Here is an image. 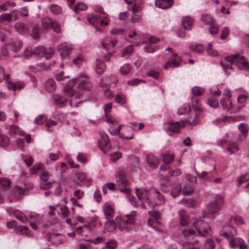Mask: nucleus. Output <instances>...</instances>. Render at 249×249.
Listing matches in <instances>:
<instances>
[{
  "mask_svg": "<svg viewBox=\"0 0 249 249\" xmlns=\"http://www.w3.org/2000/svg\"><path fill=\"white\" fill-rule=\"evenodd\" d=\"M225 59L237 68L241 70H249V63L242 55L236 54L226 57Z\"/></svg>",
  "mask_w": 249,
  "mask_h": 249,
  "instance_id": "6",
  "label": "nucleus"
},
{
  "mask_svg": "<svg viewBox=\"0 0 249 249\" xmlns=\"http://www.w3.org/2000/svg\"><path fill=\"white\" fill-rule=\"evenodd\" d=\"M249 180V172L239 177L236 179V181L239 185L243 184L244 182Z\"/></svg>",
  "mask_w": 249,
  "mask_h": 249,
  "instance_id": "49",
  "label": "nucleus"
},
{
  "mask_svg": "<svg viewBox=\"0 0 249 249\" xmlns=\"http://www.w3.org/2000/svg\"><path fill=\"white\" fill-rule=\"evenodd\" d=\"M41 173L40 175V178L41 180H44V179H48L51 176V174L50 173L45 170V168L41 170Z\"/></svg>",
  "mask_w": 249,
  "mask_h": 249,
  "instance_id": "58",
  "label": "nucleus"
},
{
  "mask_svg": "<svg viewBox=\"0 0 249 249\" xmlns=\"http://www.w3.org/2000/svg\"><path fill=\"white\" fill-rule=\"evenodd\" d=\"M137 212L132 211L130 213L126 214L124 217H117L115 219L117 227L122 232H126L128 230V226L135 222Z\"/></svg>",
  "mask_w": 249,
  "mask_h": 249,
  "instance_id": "5",
  "label": "nucleus"
},
{
  "mask_svg": "<svg viewBox=\"0 0 249 249\" xmlns=\"http://www.w3.org/2000/svg\"><path fill=\"white\" fill-rule=\"evenodd\" d=\"M45 89L48 92H53L55 91L56 84L53 79H49L45 83Z\"/></svg>",
  "mask_w": 249,
  "mask_h": 249,
  "instance_id": "32",
  "label": "nucleus"
},
{
  "mask_svg": "<svg viewBox=\"0 0 249 249\" xmlns=\"http://www.w3.org/2000/svg\"><path fill=\"white\" fill-rule=\"evenodd\" d=\"M190 49L195 53H201L204 50V48L202 44H191L189 47Z\"/></svg>",
  "mask_w": 249,
  "mask_h": 249,
  "instance_id": "40",
  "label": "nucleus"
},
{
  "mask_svg": "<svg viewBox=\"0 0 249 249\" xmlns=\"http://www.w3.org/2000/svg\"><path fill=\"white\" fill-rule=\"evenodd\" d=\"M239 148L236 143H232L231 144L228 148V150L230 152L231 155L237 152Z\"/></svg>",
  "mask_w": 249,
  "mask_h": 249,
  "instance_id": "62",
  "label": "nucleus"
},
{
  "mask_svg": "<svg viewBox=\"0 0 249 249\" xmlns=\"http://www.w3.org/2000/svg\"><path fill=\"white\" fill-rule=\"evenodd\" d=\"M185 123L183 121L174 122L172 121L164 124V126L167 131L171 133L178 132L180 128L183 127Z\"/></svg>",
  "mask_w": 249,
  "mask_h": 249,
  "instance_id": "13",
  "label": "nucleus"
},
{
  "mask_svg": "<svg viewBox=\"0 0 249 249\" xmlns=\"http://www.w3.org/2000/svg\"><path fill=\"white\" fill-rule=\"evenodd\" d=\"M173 155L170 154H166L163 156V162L165 165L169 164L173 160Z\"/></svg>",
  "mask_w": 249,
  "mask_h": 249,
  "instance_id": "56",
  "label": "nucleus"
},
{
  "mask_svg": "<svg viewBox=\"0 0 249 249\" xmlns=\"http://www.w3.org/2000/svg\"><path fill=\"white\" fill-rule=\"evenodd\" d=\"M88 179L85 173L80 172L76 174V182L77 184L87 182Z\"/></svg>",
  "mask_w": 249,
  "mask_h": 249,
  "instance_id": "38",
  "label": "nucleus"
},
{
  "mask_svg": "<svg viewBox=\"0 0 249 249\" xmlns=\"http://www.w3.org/2000/svg\"><path fill=\"white\" fill-rule=\"evenodd\" d=\"M120 187V191L126 194L128 200L131 204L134 207H138L139 206L138 202L136 200L135 197L131 195L129 189H128L127 186H122Z\"/></svg>",
  "mask_w": 249,
  "mask_h": 249,
  "instance_id": "17",
  "label": "nucleus"
},
{
  "mask_svg": "<svg viewBox=\"0 0 249 249\" xmlns=\"http://www.w3.org/2000/svg\"><path fill=\"white\" fill-rule=\"evenodd\" d=\"M103 212L107 219H111L115 215L114 210L110 205H105L103 207Z\"/></svg>",
  "mask_w": 249,
  "mask_h": 249,
  "instance_id": "22",
  "label": "nucleus"
},
{
  "mask_svg": "<svg viewBox=\"0 0 249 249\" xmlns=\"http://www.w3.org/2000/svg\"><path fill=\"white\" fill-rule=\"evenodd\" d=\"M106 69V66L103 62L98 63L96 67V71L98 74H102Z\"/></svg>",
  "mask_w": 249,
  "mask_h": 249,
  "instance_id": "55",
  "label": "nucleus"
},
{
  "mask_svg": "<svg viewBox=\"0 0 249 249\" xmlns=\"http://www.w3.org/2000/svg\"><path fill=\"white\" fill-rule=\"evenodd\" d=\"M98 146L104 153H106V150L110 148L111 145L107 134H101V138L98 140Z\"/></svg>",
  "mask_w": 249,
  "mask_h": 249,
  "instance_id": "14",
  "label": "nucleus"
},
{
  "mask_svg": "<svg viewBox=\"0 0 249 249\" xmlns=\"http://www.w3.org/2000/svg\"><path fill=\"white\" fill-rule=\"evenodd\" d=\"M16 5L14 2H10V1H6L5 3L1 5L0 6V9L3 11H5L10 7H14Z\"/></svg>",
  "mask_w": 249,
  "mask_h": 249,
  "instance_id": "51",
  "label": "nucleus"
},
{
  "mask_svg": "<svg viewBox=\"0 0 249 249\" xmlns=\"http://www.w3.org/2000/svg\"><path fill=\"white\" fill-rule=\"evenodd\" d=\"M191 109V107L189 105L184 104L180 106L178 110V113L179 115H185L188 113Z\"/></svg>",
  "mask_w": 249,
  "mask_h": 249,
  "instance_id": "36",
  "label": "nucleus"
},
{
  "mask_svg": "<svg viewBox=\"0 0 249 249\" xmlns=\"http://www.w3.org/2000/svg\"><path fill=\"white\" fill-rule=\"evenodd\" d=\"M14 214L17 218L23 223H26L28 221L29 218L33 220L34 218H36L37 216L36 213H30L28 216L26 217L22 212L18 210L14 211Z\"/></svg>",
  "mask_w": 249,
  "mask_h": 249,
  "instance_id": "15",
  "label": "nucleus"
},
{
  "mask_svg": "<svg viewBox=\"0 0 249 249\" xmlns=\"http://www.w3.org/2000/svg\"><path fill=\"white\" fill-rule=\"evenodd\" d=\"M174 3V0H155V4L156 7L166 9L170 8Z\"/></svg>",
  "mask_w": 249,
  "mask_h": 249,
  "instance_id": "21",
  "label": "nucleus"
},
{
  "mask_svg": "<svg viewBox=\"0 0 249 249\" xmlns=\"http://www.w3.org/2000/svg\"><path fill=\"white\" fill-rule=\"evenodd\" d=\"M238 128L241 133H242V135L240 136L239 137V140L241 141H243L245 140L247 137L249 128L247 125L244 123L240 124L239 125Z\"/></svg>",
  "mask_w": 249,
  "mask_h": 249,
  "instance_id": "28",
  "label": "nucleus"
},
{
  "mask_svg": "<svg viewBox=\"0 0 249 249\" xmlns=\"http://www.w3.org/2000/svg\"><path fill=\"white\" fill-rule=\"evenodd\" d=\"M153 196L155 198V200L149 202V205L151 208H154L156 205L164 204L165 199L162 195L157 190H155L153 193Z\"/></svg>",
  "mask_w": 249,
  "mask_h": 249,
  "instance_id": "16",
  "label": "nucleus"
},
{
  "mask_svg": "<svg viewBox=\"0 0 249 249\" xmlns=\"http://www.w3.org/2000/svg\"><path fill=\"white\" fill-rule=\"evenodd\" d=\"M60 211L58 212L59 215H61L63 217H66L69 214V211L66 206H61L60 207Z\"/></svg>",
  "mask_w": 249,
  "mask_h": 249,
  "instance_id": "63",
  "label": "nucleus"
},
{
  "mask_svg": "<svg viewBox=\"0 0 249 249\" xmlns=\"http://www.w3.org/2000/svg\"><path fill=\"white\" fill-rule=\"evenodd\" d=\"M132 67L130 64L126 63L122 66L120 69V72L122 75H127L131 71Z\"/></svg>",
  "mask_w": 249,
  "mask_h": 249,
  "instance_id": "41",
  "label": "nucleus"
},
{
  "mask_svg": "<svg viewBox=\"0 0 249 249\" xmlns=\"http://www.w3.org/2000/svg\"><path fill=\"white\" fill-rule=\"evenodd\" d=\"M134 50L133 45H130L126 47L123 51L122 56L124 58H128L129 56L132 54Z\"/></svg>",
  "mask_w": 249,
  "mask_h": 249,
  "instance_id": "39",
  "label": "nucleus"
},
{
  "mask_svg": "<svg viewBox=\"0 0 249 249\" xmlns=\"http://www.w3.org/2000/svg\"><path fill=\"white\" fill-rule=\"evenodd\" d=\"M87 8V5L81 2H77V4L73 7V10L76 13H78L80 10H86Z\"/></svg>",
  "mask_w": 249,
  "mask_h": 249,
  "instance_id": "46",
  "label": "nucleus"
},
{
  "mask_svg": "<svg viewBox=\"0 0 249 249\" xmlns=\"http://www.w3.org/2000/svg\"><path fill=\"white\" fill-rule=\"evenodd\" d=\"M44 168H45L44 164L41 162H37L30 169V171L32 174H36L38 171H41Z\"/></svg>",
  "mask_w": 249,
  "mask_h": 249,
  "instance_id": "42",
  "label": "nucleus"
},
{
  "mask_svg": "<svg viewBox=\"0 0 249 249\" xmlns=\"http://www.w3.org/2000/svg\"><path fill=\"white\" fill-rule=\"evenodd\" d=\"M206 52L210 56H215L218 55V53L215 50L213 49L211 43L208 44V46L206 48Z\"/></svg>",
  "mask_w": 249,
  "mask_h": 249,
  "instance_id": "53",
  "label": "nucleus"
},
{
  "mask_svg": "<svg viewBox=\"0 0 249 249\" xmlns=\"http://www.w3.org/2000/svg\"><path fill=\"white\" fill-rule=\"evenodd\" d=\"M22 47V43L21 41H16L11 43V48L12 51L17 52Z\"/></svg>",
  "mask_w": 249,
  "mask_h": 249,
  "instance_id": "43",
  "label": "nucleus"
},
{
  "mask_svg": "<svg viewBox=\"0 0 249 249\" xmlns=\"http://www.w3.org/2000/svg\"><path fill=\"white\" fill-rule=\"evenodd\" d=\"M160 41L158 37L152 36L149 37L147 41H146V45L144 46V51L148 53H154L159 49L157 45L154 44Z\"/></svg>",
  "mask_w": 249,
  "mask_h": 249,
  "instance_id": "12",
  "label": "nucleus"
},
{
  "mask_svg": "<svg viewBox=\"0 0 249 249\" xmlns=\"http://www.w3.org/2000/svg\"><path fill=\"white\" fill-rule=\"evenodd\" d=\"M204 249H213L214 244L212 239H208L205 243Z\"/></svg>",
  "mask_w": 249,
  "mask_h": 249,
  "instance_id": "64",
  "label": "nucleus"
},
{
  "mask_svg": "<svg viewBox=\"0 0 249 249\" xmlns=\"http://www.w3.org/2000/svg\"><path fill=\"white\" fill-rule=\"evenodd\" d=\"M149 218L147 220L148 224L155 230H159V227L161 223L159 221L160 218V213L156 210L149 211L148 212Z\"/></svg>",
  "mask_w": 249,
  "mask_h": 249,
  "instance_id": "8",
  "label": "nucleus"
},
{
  "mask_svg": "<svg viewBox=\"0 0 249 249\" xmlns=\"http://www.w3.org/2000/svg\"><path fill=\"white\" fill-rule=\"evenodd\" d=\"M180 224L181 226H186L189 223L188 213L184 210H179L178 212Z\"/></svg>",
  "mask_w": 249,
  "mask_h": 249,
  "instance_id": "23",
  "label": "nucleus"
},
{
  "mask_svg": "<svg viewBox=\"0 0 249 249\" xmlns=\"http://www.w3.org/2000/svg\"><path fill=\"white\" fill-rule=\"evenodd\" d=\"M201 20L203 22L207 25H211L214 22L213 17L210 14H204L201 16Z\"/></svg>",
  "mask_w": 249,
  "mask_h": 249,
  "instance_id": "35",
  "label": "nucleus"
},
{
  "mask_svg": "<svg viewBox=\"0 0 249 249\" xmlns=\"http://www.w3.org/2000/svg\"><path fill=\"white\" fill-rule=\"evenodd\" d=\"M193 94L196 96H200L204 92V89L200 87H194L192 89Z\"/></svg>",
  "mask_w": 249,
  "mask_h": 249,
  "instance_id": "50",
  "label": "nucleus"
},
{
  "mask_svg": "<svg viewBox=\"0 0 249 249\" xmlns=\"http://www.w3.org/2000/svg\"><path fill=\"white\" fill-rule=\"evenodd\" d=\"M115 101L117 103L123 105L126 103V99L124 94H117L115 96Z\"/></svg>",
  "mask_w": 249,
  "mask_h": 249,
  "instance_id": "52",
  "label": "nucleus"
},
{
  "mask_svg": "<svg viewBox=\"0 0 249 249\" xmlns=\"http://www.w3.org/2000/svg\"><path fill=\"white\" fill-rule=\"evenodd\" d=\"M208 105L213 108H216L218 107V101L213 97H210L207 101Z\"/></svg>",
  "mask_w": 249,
  "mask_h": 249,
  "instance_id": "54",
  "label": "nucleus"
},
{
  "mask_svg": "<svg viewBox=\"0 0 249 249\" xmlns=\"http://www.w3.org/2000/svg\"><path fill=\"white\" fill-rule=\"evenodd\" d=\"M194 24V21L192 18L186 16L183 18L182 20V24L185 30H190L192 28Z\"/></svg>",
  "mask_w": 249,
  "mask_h": 249,
  "instance_id": "26",
  "label": "nucleus"
},
{
  "mask_svg": "<svg viewBox=\"0 0 249 249\" xmlns=\"http://www.w3.org/2000/svg\"><path fill=\"white\" fill-rule=\"evenodd\" d=\"M106 121L107 123H110V125L109 128V130L112 135H117L119 134L120 137L124 139V138L120 133V130L122 128V125H119L117 128L115 126V125L118 124V121L114 117H107L106 119Z\"/></svg>",
  "mask_w": 249,
  "mask_h": 249,
  "instance_id": "11",
  "label": "nucleus"
},
{
  "mask_svg": "<svg viewBox=\"0 0 249 249\" xmlns=\"http://www.w3.org/2000/svg\"><path fill=\"white\" fill-rule=\"evenodd\" d=\"M54 53V50L52 48H45L43 46H37L32 49L28 47L24 51V56L26 58H30L34 54L45 57L49 59Z\"/></svg>",
  "mask_w": 249,
  "mask_h": 249,
  "instance_id": "2",
  "label": "nucleus"
},
{
  "mask_svg": "<svg viewBox=\"0 0 249 249\" xmlns=\"http://www.w3.org/2000/svg\"><path fill=\"white\" fill-rule=\"evenodd\" d=\"M50 11L54 14H59L61 12V8L57 5L52 4L49 7Z\"/></svg>",
  "mask_w": 249,
  "mask_h": 249,
  "instance_id": "57",
  "label": "nucleus"
},
{
  "mask_svg": "<svg viewBox=\"0 0 249 249\" xmlns=\"http://www.w3.org/2000/svg\"><path fill=\"white\" fill-rule=\"evenodd\" d=\"M40 188L44 190L48 189L52 187V183L48 180V179H44L41 180L40 183Z\"/></svg>",
  "mask_w": 249,
  "mask_h": 249,
  "instance_id": "47",
  "label": "nucleus"
},
{
  "mask_svg": "<svg viewBox=\"0 0 249 249\" xmlns=\"http://www.w3.org/2000/svg\"><path fill=\"white\" fill-rule=\"evenodd\" d=\"M135 190L136 195L139 200L141 201L142 199H145L149 204V202L151 201V200L149 198L148 190L144 189L140 190L138 188H136Z\"/></svg>",
  "mask_w": 249,
  "mask_h": 249,
  "instance_id": "19",
  "label": "nucleus"
},
{
  "mask_svg": "<svg viewBox=\"0 0 249 249\" xmlns=\"http://www.w3.org/2000/svg\"><path fill=\"white\" fill-rule=\"evenodd\" d=\"M10 75L8 74H6L3 67H0V81L5 79L6 84L9 89L15 91L16 89L19 90L23 89L25 86V84L22 81L14 83L9 80Z\"/></svg>",
  "mask_w": 249,
  "mask_h": 249,
  "instance_id": "7",
  "label": "nucleus"
},
{
  "mask_svg": "<svg viewBox=\"0 0 249 249\" xmlns=\"http://www.w3.org/2000/svg\"><path fill=\"white\" fill-rule=\"evenodd\" d=\"M65 237L60 234H52L48 238V241H51L55 245H59L65 241Z\"/></svg>",
  "mask_w": 249,
  "mask_h": 249,
  "instance_id": "20",
  "label": "nucleus"
},
{
  "mask_svg": "<svg viewBox=\"0 0 249 249\" xmlns=\"http://www.w3.org/2000/svg\"><path fill=\"white\" fill-rule=\"evenodd\" d=\"M10 129L11 131L19 136H22L24 135L23 131L17 125L14 124L11 125L10 126Z\"/></svg>",
  "mask_w": 249,
  "mask_h": 249,
  "instance_id": "48",
  "label": "nucleus"
},
{
  "mask_svg": "<svg viewBox=\"0 0 249 249\" xmlns=\"http://www.w3.org/2000/svg\"><path fill=\"white\" fill-rule=\"evenodd\" d=\"M117 227V222L115 223L114 220L110 219H107L105 223L104 229L108 232H113L116 229Z\"/></svg>",
  "mask_w": 249,
  "mask_h": 249,
  "instance_id": "24",
  "label": "nucleus"
},
{
  "mask_svg": "<svg viewBox=\"0 0 249 249\" xmlns=\"http://www.w3.org/2000/svg\"><path fill=\"white\" fill-rule=\"evenodd\" d=\"M14 231L16 233L20 235H28L30 232L29 230L23 226L16 227L14 229Z\"/></svg>",
  "mask_w": 249,
  "mask_h": 249,
  "instance_id": "34",
  "label": "nucleus"
},
{
  "mask_svg": "<svg viewBox=\"0 0 249 249\" xmlns=\"http://www.w3.org/2000/svg\"><path fill=\"white\" fill-rule=\"evenodd\" d=\"M53 21L49 17H44L41 21L42 26L44 30H49L53 27Z\"/></svg>",
  "mask_w": 249,
  "mask_h": 249,
  "instance_id": "31",
  "label": "nucleus"
},
{
  "mask_svg": "<svg viewBox=\"0 0 249 249\" xmlns=\"http://www.w3.org/2000/svg\"><path fill=\"white\" fill-rule=\"evenodd\" d=\"M117 246V242L114 240H110L106 243L107 249H115Z\"/></svg>",
  "mask_w": 249,
  "mask_h": 249,
  "instance_id": "61",
  "label": "nucleus"
},
{
  "mask_svg": "<svg viewBox=\"0 0 249 249\" xmlns=\"http://www.w3.org/2000/svg\"><path fill=\"white\" fill-rule=\"evenodd\" d=\"M223 203L222 197L219 196H215L213 199L209 202L203 212V217L212 216L218 213L221 208Z\"/></svg>",
  "mask_w": 249,
  "mask_h": 249,
  "instance_id": "3",
  "label": "nucleus"
},
{
  "mask_svg": "<svg viewBox=\"0 0 249 249\" xmlns=\"http://www.w3.org/2000/svg\"><path fill=\"white\" fill-rule=\"evenodd\" d=\"M244 221L242 217L239 215H233L230 220V225L227 226L229 229L225 230V231L221 232L220 234L226 238H231L236 234L237 230L235 226L242 225Z\"/></svg>",
  "mask_w": 249,
  "mask_h": 249,
  "instance_id": "4",
  "label": "nucleus"
},
{
  "mask_svg": "<svg viewBox=\"0 0 249 249\" xmlns=\"http://www.w3.org/2000/svg\"><path fill=\"white\" fill-rule=\"evenodd\" d=\"M57 49L60 52V55L62 60L69 59L74 51L72 46L66 43L59 44L57 46Z\"/></svg>",
  "mask_w": 249,
  "mask_h": 249,
  "instance_id": "9",
  "label": "nucleus"
},
{
  "mask_svg": "<svg viewBox=\"0 0 249 249\" xmlns=\"http://www.w3.org/2000/svg\"><path fill=\"white\" fill-rule=\"evenodd\" d=\"M47 121L46 116L44 115H38L35 120L34 122L38 124H42Z\"/></svg>",
  "mask_w": 249,
  "mask_h": 249,
  "instance_id": "59",
  "label": "nucleus"
},
{
  "mask_svg": "<svg viewBox=\"0 0 249 249\" xmlns=\"http://www.w3.org/2000/svg\"><path fill=\"white\" fill-rule=\"evenodd\" d=\"M78 78H74L70 80L65 87V92L68 97H73L75 94V92L72 87L77 82Z\"/></svg>",
  "mask_w": 249,
  "mask_h": 249,
  "instance_id": "18",
  "label": "nucleus"
},
{
  "mask_svg": "<svg viewBox=\"0 0 249 249\" xmlns=\"http://www.w3.org/2000/svg\"><path fill=\"white\" fill-rule=\"evenodd\" d=\"M104 18V16L102 15L99 16L90 14L88 16L87 18L89 23L94 25L95 22L98 21L100 18Z\"/></svg>",
  "mask_w": 249,
  "mask_h": 249,
  "instance_id": "44",
  "label": "nucleus"
},
{
  "mask_svg": "<svg viewBox=\"0 0 249 249\" xmlns=\"http://www.w3.org/2000/svg\"><path fill=\"white\" fill-rule=\"evenodd\" d=\"M9 143V138L4 134H0V147L7 146Z\"/></svg>",
  "mask_w": 249,
  "mask_h": 249,
  "instance_id": "45",
  "label": "nucleus"
},
{
  "mask_svg": "<svg viewBox=\"0 0 249 249\" xmlns=\"http://www.w3.org/2000/svg\"><path fill=\"white\" fill-rule=\"evenodd\" d=\"M16 31L20 34H27L29 32L28 26L23 23H17L15 25Z\"/></svg>",
  "mask_w": 249,
  "mask_h": 249,
  "instance_id": "27",
  "label": "nucleus"
},
{
  "mask_svg": "<svg viewBox=\"0 0 249 249\" xmlns=\"http://www.w3.org/2000/svg\"><path fill=\"white\" fill-rule=\"evenodd\" d=\"M92 87V84L88 79L81 81L78 86V89L87 91L90 90Z\"/></svg>",
  "mask_w": 249,
  "mask_h": 249,
  "instance_id": "29",
  "label": "nucleus"
},
{
  "mask_svg": "<svg viewBox=\"0 0 249 249\" xmlns=\"http://www.w3.org/2000/svg\"><path fill=\"white\" fill-rule=\"evenodd\" d=\"M234 236L231 238H227L230 240V245L232 248H236L239 247L241 243L243 242V240L240 238H233Z\"/></svg>",
  "mask_w": 249,
  "mask_h": 249,
  "instance_id": "37",
  "label": "nucleus"
},
{
  "mask_svg": "<svg viewBox=\"0 0 249 249\" xmlns=\"http://www.w3.org/2000/svg\"><path fill=\"white\" fill-rule=\"evenodd\" d=\"M91 243V240L85 241L84 242H80L79 244V249H89Z\"/></svg>",
  "mask_w": 249,
  "mask_h": 249,
  "instance_id": "60",
  "label": "nucleus"
},
{
  "mask_svg": "<svg viewBox=\"0 0 249 249\" xmlns=\"http://www.w3.org/2000/svg\"><path fill=\"white\" fill-rule=\"evenodd\" d=\"M117 42L116 39H112L107 37L103 39L102 45L103 47L107 52V54L111 57L115 53L114 47Z\"/></svg>",
  "mask_w": 249,
  "mask_h": 249,
  "instance_id": "10",
  "label": "nucleus"
},
{
  "mask_svg": "<svg viewBox=\"0 0 249 249\" xmlns=\"http://www.w3.org/2000/svg\"><path fill=\"white\" fill-rule=\"evenodd\" d=\"M181 190V185L180 183H177L172 186L171 191V195L174 197H177L180 193Z\"/></svg>",
  "mask_w": 249,
  "mask_h": 249,
  "instance_id": "33",
  "label": "nucleus"
},
{
  "mask_svg": "<svg viewBox=\"0 0 249 249\" xmlns=\"http://www.w3.org/2000/svg\"><path fill=\"white\" fill-rule=\"evenodd\" d=\"M220 103L223 109L229 110L232 107L231 99L228 97H222L220 100Z\"/></svg>",
  "mask_w": 249,
  "mask_h": 249,
  "instance_id": "30",
  "label": "nucleus"
},
{
  "mask_svg": "<svg viewBox=\"0 0 249 249\" xmlns=\"http://www.w3.org/2000/svg\"><path fill=\"white\" fill-rule=\"evenodd\" d=\"M196 231L192 230H184L182 231V235L184 238H188L187 243L194 245L197 244V240H192L195 236H200L206 237L209 234L211 229L209 224L202 219H198L194 223Z\"/></svg>",
  "mask_w": 249,
  "mask_h": 249,
  "instance_id": "1",
  "label": "nucleus"
},
{
  "mask_svg": "<svg viewBox=\"0 0 249 249\" xmlns=\"http://www.w3.org/2000/svg\"><path fill=\"white\" fill-rule=\"evenodd\" d=\"M147 162L150 167L156 168L159 164V160L154 155L150 154L147 156Z\"/></svg>",
  "mask_w": 249,
  "mask_h": 249,
  "instance_id": "25",
  "label": "nucleus"
}]
</instances>
